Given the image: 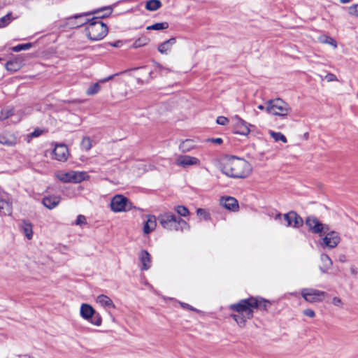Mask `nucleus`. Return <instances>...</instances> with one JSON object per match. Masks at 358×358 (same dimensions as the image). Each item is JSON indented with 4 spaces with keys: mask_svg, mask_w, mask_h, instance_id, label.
Listing matches in <instances>:
<instances>
[{
    "mask_svg": "<svg viewBox=\"0 0 358 358\" xmlns=\"http://www.w3.org/2000/svg\"><path fill=\"white\" fill-rule=\"evenodd\" d=\"M269 303L266 300L255 297L242 299L229 306V309L236 313L232 314L231 317L239 327H243L246 321L253 317L255 309L260 308L266 310Z\"/></svg>",
    "mask_w": 358,
    "mask_h": 358,
    "instance_id": "f257e3e1",
    "label": "nucleus"
},
{
    "mask_svg": "<svg viewBox=\"0 0 358 358\" xmlns=\"http://www.w3.org/2000/svg\"><path fill=\"white\" fill-rule=\"evenodd\" d=\"M306 224L312 233L319 234L326 233L325 236L320 242V245L322 248L333 249L337 247L341 241V236L339 234L335 231H329V226L320 222L315 217H308L306 220Z\"/></svg>",
    "mask_w": 358,
    "mask_h": 358,
    "instance_id": "f03ea898",
    "label": "nucleus"
},
{
    "mask_svg": "<svg viewBox=\"0 0 358 358\" xmlns=\"http://www.w3.org/2000/svg\"><path fill=\"white\" fill-rule=\"evenodd\" d=\"M221 170L229 177L243 178L250 174L252 166L245 159L231 156L224 160Z\"/></svg>",
    "mask_w": 358,
    "mask_h": 358,
    "instance_id": "7ed1b4c3",
    "label": "nucleus"
},
{
    "mask_svg": "<svg viewBox=\"0 0 358 358\" xmlns=\"http://www.w3.org/2000/svg\"><path fill=\"white\" fill-rule=\"evenodd\" d=\"M163 228L170 231H184L189 229V224L182 218L176 216L171 212H166L158 217Z\"/></svg>",
    "mask_w": 358,
    "mask_h": 358,
    "instance_id": "20e7f679",
    "label": "nucleus"
},
{
    "mask_svg": "<svg viewBox=\"0 0 358 358\" xmlns=\"http://www.w3.org/2000/svg\"><path fill=\"white\" fill-rule=\"evenodd\" d=\"M86 31L90 40L99 41L106 36L108 28L98 17H94L88 22Z\"/></svg>",
    "mask_w": 358,
    "mask_h": 358,
    "instance_id": "39448f33",
    "label": "nucleus"
},
{
    "mask_svg": "<svg viewBox=\"0 0 358 358\" xmlns=\"http://www.w3.org/2000/svg\"><path fill=\"white\" fill-rule=\"evenodd\" d=\"M266 104V111L273 115L285 116L292 110L290 106L281 99L269 100Z\"/></svg>",
    "mask_w": 358,
    "mask_h": 358,
    "instance_id": "423d86ee",
    "label": "nucleus"
},
{
    "mask_svg": "<svg viewBox=\"0 0 358 358\" xmlns=\"http://www.w3.org/2000/svg\"><path fill=\"white\" fill-rule=\"evenodd\" d=\"M80 317L90 323L99 327L102 324L101 315L96 312L94 308L88 303H82L80 308Z\"/></svg>",
    "mask_w": 358,
    "mask_h": 358,
    "instance_id": "0eeeda50",
    "label": "nucleus"
},
{
    "mask_svg": "<svg viewBox=\"0 0 358 358\" xmlns=\"http://www.w3.org/2000/svg\"><path fill=\"white\" fill-rule=\"evenodd\" d=\"M301 295L306 301L315 303L323 301L327 294L324 291L314 288H303L301 290Z\"/></svg>",
    "mask_w": 358,
    "mask_h": 358,
    "instance_id": "6e6552de",
    "label": "nucleus"
},
{
    "mask_svg": "<svg viewBox=\"0 0 358 358\" xmlns=\"http://www.w3.org/2000/svg\"><path fill=\"white\" fill-rule=\"evenodd\" d=\"M133 208L127 198L121 194L114 196L110 202L111 210L115 213L126 212Z\"/></svg>",
    "mask_w": 358,
    "mask_h": 358,
    "instance_id": "1a4fd4ad",
    "label": "nucleus"
},
{
    "mask_svg": "<svg viewBox=\"0 0 358 358\" xmlns=\"http://www.w3.org/2000/svg\"><path fill=\"white\" fill-rule=\"evenodd\" d=\"M176 164L183 169L190 166H199L201 165V161L199 158L190 155H179L176 159Z\"/></svg>",
    "mask_w": 358,
    "mask_h": 358,
    "instance_id": "9d476101",
    "label": "nucleus"
},
{
    "mask_svg": "<svg viewBox=\"0 0 358 358\" xmlns=\"http://www.w3.org/2000/svg\"><path fill=\"white\" fill-rule=\"evenodd\" d=\"M231 121L236 129V133L243 136H248L250 134V127L252 124L246 122L237 115L231 117Z\"/></svg>",
    "mask_w": 358,
    "mask_h": 358,
    "instance_id": "9b49d317",
    "label": "nucleus"
},
{
    "mask_svg": "<svg viewBox=\"0 0 358 358\" xmlns=\"http://www.w3.org/2000/svg\"><path fill=\"white\" fill-rule=\"evenodd\" d=\"M285 225L287 227H292L299 228L303 224V219L295 212L290 211L288 213L284 214Z\"/></svg>",
    "mask_w": 358,
    "mask_h": 358,
    "instance_id": "f8f14e48",
    "label": "nucleus"
},
{
    "mask_svg": "<svg viewBox=\"0 0 358 358\" xmlns=\"http://www.w3.org/2000/svg\"><path fill=\"white\" fill-rule=\"evenodd\" d=\"M52 153L54 159L60 162L66 161L69 155L68 148L64 144L57 145Z\"/></svg>",
    "mask_w": 358,
    "mask_h": 358,
    "instance_id": "ddd939ff",
    "label": "nucleus"
},
{
    "mask_svg": "<svg viewBox=\"0 0 358 358\" xmlns=\"http://www.w3.org/2000/svg\"><path fill=\"white\" fill-rule=\"evenodd\" d=\"M220 204L227 210L234 212L237 211L239 207L237 200L232 196H222Z\"/></svg>",
    "mask_w": 358,
    "mask_h": 358,
    "instance_id": "4468645a",
    "label": "nucleus"
},
{
    "mask_svg": "<svg viewBox=\"0 0 358 358\" xmlns=\"http://www.w3.org/2000/svg\"><path fill=\"white\" fill-rule=\"evenodd\" d=\"M138 259L141 264V270L147 271L151 268L152 257L147 250H141L138 254Z\"/></svg>",
    "mask_w": 358,
    "mask_h": 358,
    "instance_id": "2eb2a0df",
    "label": "nucleus"
},
{
    "mask_svg": "<svg viewBox=\"0 0 358 358\" xmlns=\"http://www.w3.org/2000/svg\"><path fill=\"white\" fill-rule=\"evenodd\" d=\"M86 14H80L70 17L67 19V24L71 27H78L87 23Z\"/></svg>",
    "mask_w": 358,
    "mask_h": 358,
    "instance_id": "dca6fc26",
    "label": "nucleus"
},
{
    "mask_svg": "<svg viewBox=\"0 0 358 358\" xmlns=\"http://www.w3.org/2000/svg\"><path fill=\"white\" fill-rule=\"evenodd\" d=\"M146 221L143 224V233L148 234L157 227V218L155 215H149L146 216Z\"/></svg>",
    "mask_w": 358,
    "mask_h": 358,
    "instance_id": "f3484780",
    "label": "nucleus"
},
{
    "mask_svg": "<svg viewBox=\"0 0 358 358\" xmlns=\"http://www.w3.org/2000/svg\"><path fill=\"white\" fill-rule=\"evenodd\" d=\"M61 200L59 196H48L43 199V204L48 209H53L58 206Z\"/></svg>",
    "mask_w": 358,
    "mask_h": 358,
    "instance_id": "a211bd4d",
    "label": "nucleus"
},
{
    "mask_svg": "<svg viewBox=\"0 0 358 358\" xmlns=\"http://www.w3.org/2000/svg\"><path fill=\"white\" fill-rule=\"evenodd\" d=\"M96 302L99 306L106 309L115 308L113 301L108 296L104 294L99 295L96 299Z\"/></svg>",
    "mask_w": 358,
    "mask_h": 358,
    "instance_id": "6ab92c4d",
    "label": "nucleus"
},
{
    "mask_svg": "<svg viewBox=\"0 0 358 358\" xmlns=\"http://www.w3.org/2000/svg\"><path fill=\"white\" fill-rule=\"evenodd\" d=\"M23 62L24 61L22 58L17 57L13 60L8 62L6 64L5 67L8 71L15 72L23 66Z\"/></svg>",
    "mask_w": 358,
    "mask_h": 358,
    "instance_id": "aec40b11",
    "label": "nucleus"
},
{
    "mask_svg": "<svg viewBox=\"0 0 358 358\" xmlns=\"http://www.w3.org/2000/svg\"><path fill=\"white\" fill-rule=\"evenodd\" d=\"M88 174L85 171H71V182H80L88 179Z\"/></svg>",
    "mask_w": 358,
    "mask_h": 358,
    "instance_id": "412c9836",
    "label": "nucleus"
},
{
    "mask_svg": "<svg viewBox=\"0 0 358 358\" xmlns=\"http://www.w3.org/2000/svg\"><path fill=\"white\" fill-rule=\"evenodd\" d=\"M176 43V38H171L158 46V51L162 54H168L171 50L172 46Z\"/></svg>",
    "mask_w": 358,
    "mask_h": 358,
    "instance_id": "4be33fe9",
    "label": "nucleus"
},
{
    "mask_svg": "<svg viewBox=\"0 0 358 358\" xmlns=\"http://www.w3.org/2000/svg\"><path fill=\"white\" fill-rule=\"evenodd\" d=\"M15 115H17L18 117L14 122H19L21 119V116L19 112H17V113L15 114L14 113V110L10 108H6L0 110V120H4L10 117H13Z\"/></svg>",
    "mask_w": 358,
    "mask_h": 358,
    "instance_id": "5701e85b",
    "label": "nucleus"
},
{
    "mask_svg": "<svg viewBox=\"0 0 358 358\" xmlns=\"http://www.w3.org/2000/svg\"><path fill=\"white\" fill-rule=\"evenodd\" d=\"M196 147L195 141L192 139H185L179 145V149L182 152H188Z\"/></svg>",
    "mask_w": 358,
    "mask_h": 358,
    "instance_id": "b1692460",
    "label": "nucleus"
},
{
    "mask_svg": "<svg viewBox=\"0 0 358 358\" xmlns=\"http://www.w3.org/2000/svg\"><path fill=\"white\" fill-rule=\"evenodd\" d=\"M320 259L322 262V266L320 267V270L322 272L326 273L331 267L333 264L332 261L326 254L321 255Z\"/></svg>",
    "mask_w": 358,
    "mask_h": 358,
    "instance_id": "393cba45",
    "label": "nucleus"
},
{
    "mask_svg": "<svg viewBox=\"0 0 358 358\" xmlns=\"http://www.w3.org/2000/svg\"><path fill=\"white\" fill-rule=\"evenodd\" d=\"M21 228L27 239H31L33 236L32 224L29 222L23 220L21 224Z\"/></svg>",
    "mask_w": 358,
    "mask_h": 358,
    "instance_id": "a878e982",
    "label": "nucleus"
},
{
    "mask_svg": "<svg viewBox=\"0 0 358 358\" xmlns=\"http://www.w3.org/2000/svg\"><path fill=\"white\" fill-rule=\"evenodd\" d=\"M0 143L8 146H13L16 144V138L11 135H0Z\"/></svg>",
    "mask_w": 358,
    "mask_h": 358,
    "instance_id": "bb28decb",
    "label": "nucleus"
},
{
    "mask_svg": "<svg viewBox=\"0 0 358 358\" xmlns=\"http://www.w3.org/2000/svg\"><path fill=\"white\" fill-rule=\"evenodd\" d=\"M319 41L322 43L329 44L331 45L334 48H337V43L336 41L331 37L323 35L319 37L318 38Z\"/></svg>",
    "mask_w": 358,
    "mask_h": 358,
    "instance_id": "cd10ccee",
    "label": "nucleus"
},
{
    "mask_svg": "<svg viewBox=\"0 0 358 358\" xmlns=\"http://www.w3.org/2000/svg\"><path fill=\"white\" fill-rule=\"evenodd\" d=\"M100 82L95 83L92 85H91L87 90L86 94L88 96H93L94 94H96L100 90H101V85Z\"/></svg>",
    "mask_w": 358,
    "mask_h": 358,
    "instance_id": "c85d7f7f",
    "label": "nucleus"
},
{
    "mask_svg": "<svg viewBox=\"0 0 358 358\" xmlns=\"http://www.w3.org/2000/svg\"><path fill=\"white\" fill-rule=\"evenodd\" d=\"M162 6L159 0H150L146 3L145 8L148 10L155 11L159 9Z\"/></svg>",
    "mask_w": 358,
    "mask_h": 358,
    "instance_id": "c756f323",
    "label": "nucleus"
},
{
    "mask_svg": "<svg viewBox=\"0 0 358 358\" xmlns=\"http://www.w3.org/2000/svg\"><path fill=\"white\" fill-rule=\"evenodd\" d=\"M56 177L63 182H71V171L68 172L59 171L56 173Z\"/></svg>",
    "mask_w": 358,
    "mask_h": 358,
    "instance_id": "7c9ffc66",
    "label": "nucleus"
},
{
    "mask_svg": "<svg viewBox=\"0 0 358 358\" xmlns=\"http://www.w3.org/2000/svg\"><path fill=\"white\" fill-rule=\"evenodd\" d=\"M269 134L274 139L275 141H282V143H285L287 142V138L284 134H282L280 132H275L273 131L270 130Z\"/></svg>",
    "mask_w": 358,
    "mask_h": 358,
    "instance_id": "2f4dec72",
    "label": "nucleus"
},
{
    "mask_svg": "<svg viewBox=\"0 0 358 358\" xmlns=\"http://www.w3.org/2000/svg\"><path fill=\"white\" fill-rule=\"evenodd\" d=\"M150 41V39L145 36H141L136 39L132 45L133 48H138L147 45Z\"/></svg>",
    "mask_w": 358,
    "mask_h": 358,
    "instance_id": "473e14b6",
    "label": "nucleus"
},
{
    "mask_svg": "<svg viewBox=\"0 0 358 358\" xmlns=\"http://www.w3.org/2000/svg\"><path fill=\"white\" fill-rule=\"evenodd\" d=\"M169 27V24L166 22L155 23L152 25L147 27L148 30H162Z\"/></svg>",
    "mask_w": 358,
    "mask_h": 358,
    "instance_id": "72a5a7b5",
    "label": "nucleus"
},
{
    "mask_svg": "<svg viewBox=\"0 0 358 358\" xmlns=\"http://www.w3.org/2000/svg\"><path fill=\"white\" fill-rule=\"evenodd\" d=\"M174 210L181 217H187L189 214V210L184 206H177Z\"/></svg>",
    "mask_w": 358,
    "mask_h": 358,
    "instance_id": "f704fd0d",
    "label": "nucleus"
},
{
    "mask_svg": "<svg viewBox=\"0 0 358 358\" xmlns=\"http://www.w3.org/2000/svg\"><path fill=\"white\" fill-rule=\"evenodd\" d=\"M31 43H24V44H19L12 48V50L14 52H20L22 50H27L31 48Z\"/></svg>",
    "mask_w": 358,
    "mask_h": 358,
    "instance_id": "c9c22d12",
    "label": "nucleus"
},
{
    "mask_svg": "<svg viewBox=\"0 0 358 358\" xmlns=\"http://www.w3.org/2000/svg\"><path fill=\"white\" fill-rule=\"evenodd\" d=\"M196 214L198 216L202 217L205 220H210V213L203 208H198L196 210Z\"/></svg>",
    "mask_w": 358,
    "mask_h": 358,
    "instance_id": "e433bc0d",
    "label": "nucleus"
},
{
    "mask_svg": "<svg viewBox=\"0 0 358 358\" xmlns=\"http://www.w3.org/2000/svg\"><path fill=\"white\" fill-rule=\"evenodd\" d=\"M5 210L2 213L3 215H10L11 213V208L8 202L1 201L0 202V211Z\"/></svg>",
    "mask_w": 358,
    "mask_h": 358,
    "instance_id": "4c0bfd02",
    "label": "nucleus"
},
{
    "mask_svg": "<svg viewBox=\"0 0 358 358\" xmlns=\"http://www.w3.org/2000/svg\"><path fill=\"white\" fill-rule=\"evenodd\" d=\"M82 148L85 150H89L92 148L91 140L88 137H84L81 143Z\"/></svg>",
    "mask_w": 358,
    "mask_h": 358,
    "instance_id": "58836bf2",
    "label": "nucleus"
},
{
    "mask_svg": "<svg viewBox=\"0 0 358 358\" xmlns=\"http://www.w3.org/2000/svg\"><path fill=\"white\" fill-rule=\"evenodd\" d=\"M322 80H326L327 82L337 81L338 78L336 75L332 73H328L324 77L321 75H318Z\"/></svg>",
    "mask_w": 358,
    "mask_h": 358,
    "instance_id": "ea45409f",
    "label": "nucleus"
},
{
    "mask_svg": "<svg viewBox=\"0 0 358 358\" xmlns=\"http://www.w3.org/2000/svg\"><path fill=\"white\" fill-rule=\"evenodd\" d=\"M348 13L350 15L358 17V3L350 6L348 8Z\"/></svg>",
    "mask_w": 358,
    "mask_h": 358,
    "instance_id": "a19ab883",
    "label": "nucleus"
},
{
    "mask_svg": "<svg viewBox=\"0 0 358 358\" xmlns=\"http://www.w3.org/2000/svg\"><path fill=\"white\" fill-rule=\"evenodd\" d=\"M86 217L83 215H79L78 217H77V219L76 220V222L75 224L76 225H83V224H86Z\"/></svg>",
    "mask_w": 358,
    "mask_h": 358,
    "instance_id": "79ce46f5",
    "label": "nucleus"
},
{
    "mask_svg": "<svg viewBox=\"0 0 358 358\" xmlns=\"http://www.w3.org/2000/svg\"><path fill=\"white\" fill-rule=\"evenodd\" d=\"M10 15H6V16H3L0 18V27H5L10 22Z\"/></svg>",
    "mask_w": 358,
    "mask_h": 358,
    "instance_id": "37998d69",
    "label": "nucleus"
},
{
    "mask_svg": "<svg viewBox=\"0 0 358 358\" xmlns=\"http://www.w3.org/2000/svg\"><path fill=\"white\" fill-rule=\"evenodd\" d=\"M216 122L220 125H226L229 122V119L224 116H219L216 120Z\"/></svg>",
    "mask_w": 358,
    "mask_h": 358,
    "instance_id": "c03bdc74",
    "label": "nucleus"
},
{
    "mask_svg": "<svg viewBox=\"0 0 358 358\" xmlns=\"http://www.w3.org/2000/svg\"><path fill=\"white\" fill-rule=\"evenodd\" d=\"M303 314L307 317L313 318L315 316V313L313 310L308 308L303 311Z\"/></svg>",
    "mask_w": 358,
    "mask_h": 358,
    "instance_id": "a18cd8bd",
    "label": "nucleus"
},
{
    "mask_svg": "<svg viewBox=\"0 0 358 358\" xmlns=\"http://www.w3.org/2000/svg\"><path fill=\"white\" fill-rule=\"evenodd\" d=\"M332 304L336 306H338V307H341L342 306V301L340 298L338 297H334L332 299Z\"/></svg>",
    "mask_w": 358,
    "mask_h": 358,
    "instance_id": "49530a36",
    "label": "nucleus"
},
{
    "mask_svg": "<svg viewBox=\"0 0 358 358\" xmlns=\"http://www.w3.org/2000/svg\"><path fill=\"white\" fill-rule=\"evenodd\" d=\"M207 141H210L216 144H221L223 142L222 138H210L208 139Z\"/></svg>",
    "mask_w": 358,
    "mask_h": 358,
    "instance_id": "de8ad7c7",
    "label": "nucleus"
},
{
    "mask_svg": "<svg viewBox=\"0 0 358 358\" xmlns=\"http://www.w3.org/2000/svg\"><path fill=\"white\" fill-rule=\"evenodd\" d=\"M116 75L117 74L110 75V76H108V77H106L105 78L101 79L99 80V82L101 83H106L107 81H109V80H112L114 78V76H116Z\"/></svg>",
    "mask_w": 358,
    "mask_h": 358,
    "instance_id": "09e8293b",
    "label": "nucleus"
},
{
    "mask_svg": "<svg viewBox=\"0 0 358 358\" xmlns=\"http://www.w3.org/2000/svg\"><path fill=\"white\" fill-rule=\"evenodd\" d=\"M41 133H42L41 130L36 129L30 134V136L31 137H38L41 134Z\"/></svg>",
    "mask_w": 358,
    "mask_h": 358,
    "instance_id": "8fccbe9b",
    "label": "nucleus"
},
{
    "mask_svg": "<svg viewBox=\"0 0 358 358\" xmlns=\"http://www.w3.org/2000/svg\"><path fill=\"white\" fill-rule=\"evenodd\" d=\"M123 42L122 41H115L110 45L115 48H120L122 46Z\"/></svg>",
    "mask_w": 358,
    "mask_h": 358,
    "instance_id": "3c124183",
    "label": "nucleus"
},
{
    "mask_svg": "<svg viewBox=\"0 0 358 358\" xmlns=\"http://www.w3.org/2000/svg\"><path fill=\"white\" fill-rule=\"evenodd\" d=\"M180 305L184 308H187V309H189V310H196L195 308H194L192 306H191L190 305H189L187 303H181Z\"/></svg>",
    "mask_w": 358,
    "mask_h": 358,
    "instance_id": "603ef678",
    "label": "nucleus"
},
{
    "mask_svg": "<svg viewBox=\"0 0 358 358\" xmlns=\"http://www.w3.org/2000/svg\"><path fill=\"white\" fill-rule=\"evenodd\" d=\"M339 261L341 262H345L346 261V257L344 255H341L339 256Z\"/></svg>",
    "mask_w": 358,
    "mask_h": 358,
    "instance_id": "864d4df0",
    "label": "nucleus"
},
{
    "mask_svg": "<svg viewBox=\"0 0 358 358\" xmlns=\"http://www.w3.org/2000/svg\"><path fill=\"white\" fill-rule=\"evenodd\" d=\"M350 1H351V0H340V2L341 3H348L350 2Z\"/></svg>",
    "mask_w": 358,
    "mask_h": 358,
    "instance_id": "5fc2aeb1",
    "label": "nucleus"
},
{
    "mask_svg": "<svg viewBox=\"0 0 358 358\" xmlns=\"http://www.w3.org/2000/svg\"><path fill=\"white\" fill-rule=\"evenodd\" d=\"M282 215L280 213H278L275 215V219L278 220L281 218Z\"/></svg>",
    "mask_w": 358,
    "mask_h": 358,
    "instance_id": "6e6d98bb",
    "label": "nucleus"
},
{
    "mask_svg": "<svg viewBox=\"0 0 358 358\" xmlns=\"http://www.w3.org/2000/svg\"><path fill=\"white\" fill-rule=\"evenodd\" d=\"M258 109L261 110H263L265 109V107L262 105H259L257 106Z\"/></svg>",
    "mask_w": 358,
    "mask_h": 358,
    "instance_id": "4d7b16f0",
    "label": "nucleus"
},
{
    "mask_svg": "<svg viewBox=\"0 0 358 358\" xmlns=\"http://www.w3.org/2000/svg\"><path fill=\"white\" fill-rule=\"evenodd\" d=\"M164 71H167V69H164V68H162L161 69V73H162Z\"/></svg>",
    "mask_w": 358,
    "mask_h": 358,
    "instance_id": "13d9d810",
    "label": "nucleus"
},
{
    "mask_svg": "<svg viewBox=\"0 0 358 358\" xmlns=\"http://www.w3.org/2000/svg\"><path fill=\"white\" fill-rule=\"evenodd\" d=\"M352 272L355 273V268H352Z\"/></svg>",
    "mask_w": 358,
    "mask_h": 358,
    "instance_id": "bf43d9fd",
    "label": "nucleus"
},
{
    "mask_svg": "<svg viewBox=\"0 0 358 358\" xmlns=\"http://www.w3.org/2000/svg\"><path fill=\"white\" fill-rule=\"evenodd\" d=\"M20 358H21V357H20ZM24 358H28V357H24Z\"/></svg>",
    "mask_w": 358,
    "mask_h": 358,
    "instance_id": "052dcab7",
    "label": "nucleus"
}]
</instances>
